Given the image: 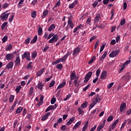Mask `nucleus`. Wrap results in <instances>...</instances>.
Wrapping results in <instances>:
<instances>
[{
	"label": "nucleus",
	"instance_id": "b1692460",
	"mask_svg": "<svg viewBox=\"0 0 131 131\" xmlns=\"http://www.w3.org/2000/svg\"><path fill=\"white\" fill-rule=\"evenodd\" d=\"M81 124V121H78L76 123L75 126L73 127V129H76L79 127L80 125Z\"/></svg>",
	"mask_w": 131,
	"mask_h": 131
},
{
	"label": "nucleus",
	"instance_id": "e2e57ef3",
	"mask_svg": "<svg viewBox=\"0 0 131 131\" xmlns=\"http://www.w3.org/2000/svg\"><path fill=\"white\" fill-rule=\"evenodd\" d=\"M56 102V98H52L51 100V103L52 104H55V102Z\"/></svg>",
	"mask_w": 131,
	"mask_h": 131
},
{
	"label": "nucleus",
	"instance_id": "2f4dec72",
	"mask_svg": "<svg viewBox=\"0 0 131 131\" xmlns=\"http://www.w3.org/2000/svg\"><path fill=\"white\" fill-rule=\"evenodd\" d=\"M88 126H89V121H87L85 125L83 126L82 131L86 130V128H88Z\"/></svg>",
	"mask_w": 131,
	"mask_h": 131
},
{
	"label": "nucleus",
	"instance_id": "4468645a",
	"mask_svg": "<svg viewBox=\"0 0 131 131\" xmlns=\"http://www.w3.org/2000/svg\"><path fill=\"white\" fill-rule=\"evenodd\" d=\"M100 17H101V15L99 13L96 14V17L94 19V24L96 23H98L100 21Z\"/></svg>",
	"mask_w": 131,
	"mask_h": 131
},
{
	"label": "nucleus",
	"instance_id": "3c124183",
	"mask_svg": "<svg viewBox=\"0 0 131 131\" xmlns=\"http://www.w3.org/2000/svg\"><path fill=\"white\" fill-rule=\"evenodd\" d=\"M8 25V23L7 22H5L3 24V25L1 26V28L2 29H4L5 27H6V26H7V25Z\"/></svg>",
	"mask_w": 131,
	"mask_h": 131
},
{
	"label": "nucleus",
	"instance_id": "473e14b6",
	"mask_svg": "<svg viewBox=\"0 0 131 131\" xmlns=\"http://www.w3.org/2000/svg\"><path fill=\"white\" fill-rule=\"evenodd\" d=\"M14 99H15V96L11 95L9 97V103H13Z\"/></svg>",
	"mask_w": 131,
	"mask_h": 131
},
{
	"label": "nucleus",
	"instance_id": "bf43d9fd",
	"mask_svg": "<svg viewBox=\"0 0 131 131\" xmlns=\"http://www.w3.org/2000/svg\"><path fill=\"white\" fill-rule=\"evenodd\" d=\"M124 24H125V19H123L120 21V25L122 26L124 25Z\"/></svg>",
	"mask_w": 131,
	"mask_h": 131
},
{
	"label": "nucleus",
	"instance_id": "7c9ffc66",
	"mask_svg": "<svg viewBox=\"0 0 131 131\" xmlns=\"http://www.w3.org/2000/svg\"><path fill=\"white\" fill-rule=\"evenodd\" d=\"M48 14H49V11L47 10H46L45 11H44L43 12V14L42 15V18L43 19V18H46V16H47V15H48Z\"/></svg>",
	"mask_w": 131,
	"mask_h": 131
},
{
	"label": "nucleus",
	"instance_id": "774afa93",
	"mask_svg": "<svg viewBox=\"0 0 131 131\" xmlns=\"http://www.w3.org/2000/svg\"><path fill=\"white\" fill-rule=\"evenodd\" d=\"M105 49V45H103L101 47H100V52H103V50Z\"/></svg>",
	"mask_w": 131,
	"mask_h": 131
},
{
	"label": "nucleus",
	"instance_id": "338daca9",
	"mask_svg": "<svg viewBox=\"0 0 131 131\" xmlns=\"http://www.w3.org/2000/svg\"><path fill=\"white\" fill-rule=\"evenodd\" d=\"M52 36H54V34L51 33L47 37V39H50Z\"/></svg>",
	"mask_w": 131,
	"mask_h": 131
},
{
	"label": "nucleus",
	"instance_id": "20e7f679",
	"mask_svg": "<svg viewBox=\"0 0 131 131\" xmlns=\"http://www.w3.org/2000/svg\"><path fill=\"white\" fill-rule=\"evenodd\" d=\"M119 53H120V50H119V49L114 51L110 53V58H114V57L118 56Z\"/></svg>",
	"mask_w": 131,
	"mask_h": 131
},
{
	"label": "nucleus",
	"instance_id": "7ed1b4c3",
	"mask_svg": "<svg viewBox=\"0 0 131 131\" xmlns=\"http://www.w3.org/2000/svg\"><path fill=\"white\" fill-rule=\"evenodd\" d=\"M22 59H25V58L28 60V61H30L31 58H30V53L29 52H25L24 54L21 56Z\"/></svg>",
	"mask_w": 131,
	"mask_h": 131
},
{
	"label": "nucleus",
	"instance_id": "8fccbe9b",
	"mask_svg": "<svg viewBox=\"0 0 131 131\" xmlns=\"http://www.w3.org/2000/svg\"><path fill=\"white\" fill-rule=\"evenodd\" d=\"M56 68H57V69L61 70L62 68H63V65H62L61 63H59L56 66Z\"/></svg>",
	"mask_w": 131,
	"mask_h": 131
},
{
	"label": "nucleus",
	"instance_id": "f704fd0d",
	"mask_svg": "<svg viewBox=\"0 0 131 131\" xmlns=\"http://www.w3.org/2000/svg\"><path fill=\"white\" fill-rule=\"evenodd\" d=\"M31 55L32 58L35 59V58H36V56H37V52L34 51L33 53H32Z\"/></svg>",
	"mask_w": 131,
	"mask_h": 131
},
{
	"label": "nucleus",
	"instance_id": "f257e3e1",
	"mask_svg": "<svg viewBox=\"0 0 131 131\" xmlns=\"http://www.w3.org/2000/svg\"><path fill=\"white\" fill-rule=\"evenodd\" d=\"M7 12H8V11H6L4 12H3L1 14L0 18L2 21H7V20H8V18H9V16L10 15V13Z\"/></svg>",
	"mask_w": 131,
	"mask_h": 131
},
{
	"label": "nucleus",
	"instance_id": "49530a36",
	"mask_svg": "<svg viewBox=\"0 0 131 131\" xmlns=\"http://www.w3.org/2000/svg\"><path fill=\"white\" fill-rule=\"evenodd\" d=\"M96 105V103L95 102H93L91 103L90 105L89 106V110H91L95 105Z\"/></svg>",
	"mask_w": 131,
	"mask_h": 131
},
{
	"label": "nucleus",
	"instance_id": "dca6fc26",
	"mask_svg": "<svg viewBox=\"0 0 131 131\" xmlns=\"http://www.w3.org/2000/svg\"><path fill=\"white\" fill-rule=\"evenodd\" d=\"M43 102V95H41L40 98L39 102L36 105L37 107H39L41 105H42Z\"/></svg>",
	"mask_w": 131,
	"mask_h": 131
},
{
	"label": "nucleus",
	"instance_id": "39448f33",
	"mask_svg": "<svg viewBox=\"0 0 131 131\" xmlns=\"http://www.w3.org/2000/svg\"><path fill=\"white\" fill-rule=\"evenodd\" d=\"M93 75V72H89L88 73H87L84 77L85 80H84V83H86L90 79H91V77Z\"/></svg>",
	"mask_w": 131,
	"mask_h": 131
},
{
	"label": "nucleus",
	"instance_id": "72a5a7b5",
	"mask_svg": "<svg viewBox=\"0 0 131 131\" xmlns=\"http://www.w3.org/2000/svg\"><path fill=\"white\" fill-rule=\"evenodd\" d=\"M17 103H18V100H16L14 102V104L12 105L11 108H10V111H13V110H14V108H15L16 105H17Z\"/></svg>",
	"mask_w": 131,
	"mask_h": 131
},
{
	"label": "nucleus",
	"instance_id": "5701e85b",
	"mask_svg": "<svg viewBox=\"0 0 131 131\" xmlns=\"http://www.w3.org/2000/svg\"><path fill=\"white\" fill-rule=\"evenodd\" d=\"M66 85V82H62L60 83L57 87V90H60V89H62V88H64Z\"/></svg>",
	"mask_w": 131,
	"mask_h": 131
},
{
	"label": "nucleus",
	"instance_id": "c85d7f7f",
	"mask_svg": "<svg viewBox=\"0 0 131 131\" xmlns=\"http://www.w3.org/2000/svg\"><path fill=\"white\" fill-rule=\"evenodd\" d=\"M107 53L108 52L107 51H105L104 53L101 56L99 60L102 61V60L105 59V58H106V56H107Z\"/></svg>",
	"mask_w": 131,
	"mask_h": 131
},
{
	"label": "nucleus",
	"instance_id": "bb28decb",
	"mask_svg": "<svg viewBox=\"0 0 131 131\" xmlns=\"http://www.w3.org/2000/svg\"><path fill=\"white\" fill-rule=\"evenodd\" d=\"M55 28H56V25H55V24H52L49 27L48 31H52V30H54Z\"/></svg>",
	"mask_w": 131,
	"mask_h": 131
},
{
	"label": "nucleus",
	"instance_id": "6e6552de",
	"mask_svg": "<svg viewBox=\"0 0 131 131\" xmlns=\"http://www.w3.org/2000/svg\"><path fill=\"white\" fill-rule=\"evenodd\" d=\"M46 71V68H43L42 69L40 70L36 74V77H39V76H41L42 74Z\"/></svg>",
	"mask_w": 131,
	"mask_h": 131
},
{
	"label": "nucleus",
	"instance_id": "864d4df0",
	"mask_svg": "<svg viewBox=\"0 0 131 131\" xmlns=\"http://www.w3.org/2000/svg\"><path fill=\"white\" fill-rule=\"evenodd\" d=\"M21 86H18L16 89L15 91H16V94H19V92H20V90H21Z\"/></svg>",
	"mask_w": 131,
	"mask_h": 131
},
{
	"label": "nucleus",
	"instance_id": "6e6d98bb",
	"mask_svg": "<svg viewBox=\"0 0 131 131\" xmlns=\"http://www.w3.org/2000/svg\"><path fill=\"white\" fill-rule=\"evenodd\" d=\"M55 85V81L53 80L49 84V88H52V86H54Z\"/></svg>",
	"mask_w": 131,
	"mask_h": 131
},
{
	"label": "nucleus",
	"instance_id": "e433bc0d",
	"mask_svg": "<svg viewBox=\"0 0 131 131\" xmlns=\"http://www.w3.org/2000/svg\"><path fill=\"white\" fill-rule=\"evenodd\" d=\"M100 73H101V69H98L96 73V77H99V76H100Z\"/></svg>",
	"mask_w": 131,
	"mask_h": 131
},
{
	"label": "nucleus",
	"instance_id": "09e8293b",
	"mask_svg": "<svg viewBox=\"0 0 131 131\" xmlns=\"http://www.w3.org/2000/svg\"><path fill=\"white\" fill-rule=\"evenodd\" d=\"M7 40H8V36H5L2 39V41L3 43H5V42H6Z\"/></svg>",
	"mask_w": 131,
	"mask_h": 131
},
{
	"label": "nucleus",
	"instance_id": "f8f14e48",
	"mask_svg": "<svg viewBox=\"0 0 131 131\" xmlns=\"http://www.w3.org/2000/svg\"><path fill=\"white\" fill-rule=\"evenodd\" d=\"M15 66H19L21 63V60L20 59V57L17 56L15 60Z\"/></svg>",
	"mask_w": 131,
	"mask_h": 131
},
{
	"label": "nucleus",
	"instance_id": "2eb2a0df",
	"mask_svg": "<svg viewBox=\"0 0 131 131\" xmlns=\"http://www.w3.org/2000/svg\"><path fill=\"white\" fill-rule=\"evenodd\" d=\"M106 77H107V72L104 71L103 72H102L100 75V78L101 79H106Z\"/></svg>",
	"mask_w": 131,
	"mask_h": 131
},
{
	"label": "nucleus",
	"instance_id": "ddd939ff",
	"mask_svg": "<svg viewBox=\"0 0 131 131\" xmlns=\"http://www.w3.org/2000/svg\"><path fill=\"white\" fill-rule=\"evenodd\" d=\"M13 58H14L13 54L9 53L6 55V60H12Z\"/></svg>",
	"mask_w": 131,
	"mask_h": 131
},
{
	"label": "nucleus",
	"instance_id": "cd10ccee",
	"mask_svg": "<svg viewBox=\"0 0 131 131\" xmlns=\"http://www.w3.org/2000/svg\"><path fill=\"white\" fill-rule=\"evenodd\" d=\"M62 62V60L61 59V58H59L58 59L56 60L55 61H54L52 63V65L55 66V65H57V64H59V63Z\"/></svg>",
	"mask_w": 131,
	"mask_h": 131
},
{
	"label": "nucleus",
	"instance_id": "37998d69",
	"mask_svg": "<svg viewBox=\"0 0 131 131\" xmlns=\"http://www.w3.org/2000/svg\"><path fill=\"white\" fill-rule=\"evenodd\" d=\"M43 85H42V84H41V83L40 82H39L38 83V86H37V88L39 90H42V88H43Z\"/></svg>",
	"mask_w": 131,
	"mask_h": 131
},
{
	"label": "nucleus",
	"instance_id": "13d9d810",
	"mask_svg": "<svg viewBox=\"0 0 131 131\" xmlns=\"http://www.w3.org/2000/svg\"><path fill=\"white\" fill-rule=\"evenodd\" d=\"M90 86H91V84H89L83 89V91L85 92L89 89V88H90Z\"/></svg>",
	"mask_w": 131,
	"mask_h": 131
},
{
	"label": "nucleus",
	"instance_id": "5fc2aeb1",
	"mask_svg": "<svg viewBox=\"0 0 131 131\" xmlns=\"http://www.w3.org/2000/svg\"><path fill=\"white\" fill-rule=\"evenodd\" d=\"M32 18H35L36 17V11H34L31 14Z\"/></svg>",
	"mask_w": 131,
	"mask_h": 131
},
{
	"label": "nucleus",
	"instance_id": "a878e982",
	"mask_svg": "<svg viewBox=\"0 0 131 131\" xmlns=\"http://www.w3.org/2000/svg\"><path fill=\"white\" fill-rule=\"evenodd\" d=\"M123 78H124L125 80L128 81V80H129V79L130 78V76L129 74H126L124 76Z\"/></svg>",
	"mask_w": 131,
	"mask_h": 131
},
{
	"label": "nucleus",
	"instance_id": "aec40b11",
	"mask_svg": "<svg viewBox=\"0 0 131 131\" xmlns=\"http://www.w3.org/2000/svg\"><path fill=\"white\" fill-rule=\"evenodd\" d=\"M68 24L70 26L71 28L72 29L73 27H74V25L73 24V22L71 19H69L68 21Z\"/></svg>",
	"mask_w": 131,
	"mask_h": 131
},
{
	"label": "nucleus",
	"instance_id": "79ce46f5",
	"mask_svg": "<svg viewBox=\"0 0 131 131\" xmlns=\"http://www.w3.org/2000/svg\"><path fill=\"white\" fill-rule=\"evenodd\" d=\"M95 60H96V56H94L92 57V58L91 59V60L89 61V64H92V63H93V62H94V61Z\"/></svg>",
	"mask_w": 131,
	"mask_h": 131
},
{
	"label": "nucleus",
	"instance_id": "0e129e2a",
	"mask_svg": "<svg viewBox=\"0 0 131 131\" xmlns=\"http://www.w3.org/2000/svg\"><path fill=\"white\" fill-rule=\"evenodd\" d=\"M9 7V4L8 3H4L3 4V8L4 9H7V8H8Z\"/></svg>",
	"mask_w": 131,
	"mask_h": 131
},
{
	"label": "nucleus",
	"instance_id": "603ef678",
	"mask_svg": "<svg viewBox=\"0 0 131 131\" xmlns=\"http://www.w3.org/2000/svg\"><path fill=\"white\" fill-rule=\"evenodd\" d=\"M52 78H53V75H51L50 77L45 79V82H48V81H50V80H51Z\"/></svg>",
	"mask_w": 131,
	"mask_h": 131
},
{
	"label": "nucleus",
	"instance_id": "a19ab883",
	"mask_svg": "<svg viewBox=\"0 0 131 131\" xmlns=\"http://www.w3.org/2000/svg\"><path fill=\"white\" fill-rule=\"evenodd\" d=\"M112 120H113V116L111 115L108 117L107 121V122H110V121H112Z\"/></svg>",
	"mask_w": 131,
	"mask_h": 131
},
{
	"label": "nucleus",
	"instance_id": "de8ad7c7",
	"mask_svg": "<svg viewBox=\"0 0 131 131\" xmlns=\"http://www.w3.org/2000/svg\"><path fill=\"white\" fill-rule=\"evenodd\" d=\"M92 21V18L91 17L88 18L86 20V24L88 25H91V22Z\"/></svg>",
	"mask_w": 131,
	"mask_h": 131
},
{
	"label": "nucleus",
	"instance_id": "412c9836",
	"mask_svg": "<svg viewBox=\"0 0 131 131\" xmlns=\"http://www.w3.org/2000/svg\"><path fill=\"white\" fill-rule=\"evenodd\" d=\"M75 120V117H72L71 118L67 123V125H70V124H72L73 122Z\"/></svg>",
	"mask_w": 131,
	"mask_h": 131
},
{
	"label": "nucleus",
	"instance_id": "9b49d317",
	"mask_svg": "<svg viewBox=\"0 0 131 131\" xmlns=\"http://www.w3.org/2000/svg\"><path fill=\"white\" fill-rule=\"evenodd\" d=\"M50 115H51V113H47L42 117L41 120H42L43 121H45V120H47V119H48V118L49 117V116H50Z\"/></svg>",
	"mask_w": 131,
	"mask_h": 131
},
{
	"label": "nucleus",
	"instance_id": "423d86ee",
	"mask_svg": "<svg viewBox=\"0 0 131 131\" xmlns=\"http://www.w3.org/2000/svg\"><path fill=\"white\" fill-rule=\"evenodd\" d=\"M58 39H59V36H58V35L55 34V35H53V37L49 40L48 42L49 43H53V42H54V41L56 42V41H58Z\"/></svg>",
	"mask_w": 131,
	"mask_h": 131
},
{
	"label": "nucleus",
	"instance_id": "393cba45",
	"mask_svg": "<svg viewBox=\"0 0 131 131\" xmlns=\"http://www.w3.org/2000/svg\"><path fill=\"white\" fill-rule=\"evenodd\" d=\"M78 111L79 112V115H83L84 114V111L81 107H78Z\"/></svg>",
	"mask_w": 131,
	"mask_h": 131
},
{
	"label": "nucleus",
	"instance_id": "0eeeda50",
	"mask_svg": "<svg viewBox=\"0 0 131 131\" xmlns=\"http://www.w3.org/2000/svg\"><path fill=\"white\" fill-rule=\"evenodd\" d=\"M105 123H106V120H104L102 123H100L97 128V131H100L102 128H103L105 126Z\"/></svg>",
	"mask_w": 131,
	"mask_h": 131
},
{
	"label": "nucleus",
	"instance_id": "f03ea898",
	"mask_svg": "<svg viewBox=\"0 0 131 131\" xmlns=\"http://www.w3.org/2000/svg\"><path fill=\"white\" fill-rule=\"evenodd\" d=\"M92 102L96 104H97V103H100V102H101V97H100V95H99V94L95 95L92 99Z\"/></svg>",
	"mask_w": 131,
	"mask_h": 131
},
{
	"label": "nucleus",
	"instance_id": "052dcab7",
	"mask_svg": "<svg viewBox=\"0 0 131 131\" xmlns=\"http://www.w3.org/2000/svg\"><path fill=\"white\" fill-rule=\"evenodd\" d=\"M113 84H114V82H112L111 83H110L108 85H107V89H111L112 86H113Z\"/></svg>",
	"mask_w": 131,
	"mask_h": 131
},
{
	"label": "nucleus",
	"instance_id": "1a4fd4ad",
	"mask_svg": "<svg viewBox=\"0 0 131 131\" xmlns=\"http://www.w3.org/2000/svg\"><path fill=\"white\" fill-rule=\"evenodd\" d=\"M80 52V48L79 47L76 48L75 49L73 50V56H77L79 52Z\"/></svg>",
	"mask_w": 131,
	"mask_h": 131
},
{
	"label": "nucleus",
	"instance_id": "ea45409f",
	"mask_svg": "<svg viewBox=\"0 0 131 131\" xmlns=\"http://www.w3.org/2000/svg\"><path fill=\"white\" fill-rule=\"evenodd\" d=\"M38 34L39 35H41L42 34V28H39L38 29Z\"/></svg>",
	"mask_w": 131,
	"mask_h": 131
},
{
	"label": "nucleus",
	"instance_id": "58836bf2",
	"mask_svg": "<svg viewBox=\"0 0 131 131\" xmlns=\"http://www.w3.org/2000/svg\"><path fill=\"white\" fill-rule=\"evenodd\" d=\"M31 40V37H28L25 40V43L26 45H28V43H29L30 42V40Z\"/></svg>",
	"mask_w": 131,
	"mask_h": 131
},
{
	"label": "nucleus",
	"instance_id": "4d7b16f0",
	"mask_svg": "<svg viewBox=\"0 0 131 131\" xmlns=\"http://www.w3.org/2000/svg\"><path fill=\"white\" fill-rule=\"evenodd\" d=\"M50 110H53L52 107V105L49 106L45 111V112H48V111H50Z\"/></svg>",
	"mask_w": 131,
	"mask_h": 131
},
{
	"label": "nucleus",
	"instance_id": "c03bdc74",
	"mask_svg": "<svg viewBox=\"0 0 131 131\" xmlns=\"http://www.w3.org/2000/svg\"><path fill=\"white\" fill-rule=\"evenodd\" d=\"M33 87H31L29 90V95L30 96H32L33 94Z\"/></svg>",
	"mask_w": 131,
	"mask_h": 131
},
{
	"label": "nucleus",
	"instance_id": "4be33fe9",
	"mask_svg": "<svg viewBox=\"0 0 131 131\" xmlns=\"http://www.w3.org/2000/svg\"><path fill=\"white\" fill-rule=\"evenodd\" d=\"M76 77V73H75V71H73L71 75V79L70 80L72 81L74 80V78Z\"/></svg>",
	"mask_w": 131,
	"mask_h": 131
},
{
	"label": "nucleus",
	"instance_id": "c9c22d12",
	"mask_svg": "<svg viewBox=\"0 0 131 131\" xmlns=\"http://www.w3.org/2000/svg\"><path fill=\"white\" fill-rule=\"evenodd\" d=\"M36 40H37V36H35L33 39L31 40V43H35L36 42Z\"/></svg>",
	"mask_w": 131,
	"mask_h": 131
},
{
	"label": "nucleus",
	"instance_id": "680f3d73",
	"mask_svg": "<svg viewBox=\"0 0 131 131\" xmlns=\"http://www.w3.org/2000/svg\"><path fill=\"white\" fill-rule=\"evenodd\" d=\"M98 46H99V40H97L96 42L95 45L94 46V49L96 50V49H97V48H98Z\"/></svg>",
	"mask_w": 131,
	"mask_h": 131
},
{
	"label": "nucleus",
	"instance_id": "6ab92c4d",
	"mask_svg": "<svg viewBox=\"0 0 131 131\" xmlns=\"http://www.w3.org/2000/svg\"><path fill=\"white\" fill-rule=\"evenodd\" d=\"M126 106V104L125 102H123L122 104H121L120 106V112H123V110H124V108Z\"/></svg>",
	"mask_w": 131,
	"mask_h": 131
},
{
	"label": "nucleus",
	"instance_id": "a18cd8bd",
	"mask_svg": "<svg viewBox=\"0 0 131 131\" xmlns=\"http://www.w3.org/2000/svg\"><path fill=\"white\" fill-rule=\"evenodd\" d=\"M12 48H13V46L12 45L9 44L7 47L6 48V51H10V50H12Z\"/></svg>",
	"mask_w": 131,
	"mask_h": 131
},
{
	"label": "nucleus",
	"instance_id": "9d476101",
	"mask_svg": "<svg viewBox=\"0 0 131 131\" xmlns=\"http://www.w3.org/2000/svg\"><path fill=\"white\" fill-rule=\"evenodd\" d=\"M72 52L69 51L68 52L66 55H64V56L62 57V58H61V62H63L64 61H66V59H67V57L68 56H70L71 55Z\"/></svg>",
	"mask_w": 131,
	"mask_h": 131
},
{
	"label": "nucleus",
	"instance_id": "a211bd4d",
	"mask_svg": "<svg viewBox=\"0 0 131 131\" xmlns=\"http://www.w3.org/2000/svg\"><path fill=\"white\" fill-rule=\"evenodd\" d=\"M13 65L14 63L13 62H10L7 64L5 69H11L13 68Z\"/></svg>",
	"mask_w": 131,
	"mask_h": 131
},
{
	"label": "nucleus",
	"instance_id": "4c0bfd02",
	"mask_svg": "<svg viewBox=\"0 0 131 131\" xmlns=\"http://www.w3.org/2000/svg\"><path fill=\"white\" fill-rule=\"evenodd\" d=\"M22 110H23V107H19L17 109L16 112V113L18 114H19V113H20V112H22Z\"/></svg>",
	"mask_w": 131,
	"mask_h": 131
},
{
	"label": "nucleus",
	"instance_id": "69168bd1",
	"mask_svg": "<svg viewBox=\"0 0 131 131\" xmlns=\"http://www.w3.org/2000/svg\"><path fill=\"white\" fill-rule=\"evenodd\" d=\"M115 43H116V40H115V39H113L111 40V45L114 46V45H115Z\"/></svg>",
	"mask_w": 131,
	"mask_h": 131
},
{
	"label": "nucleus",
	"instance_id": "c756f323",
	"mask_svg": "<svg viewBox=\"0 0 131 131\" xmlns=\"http://www.w3.org/2000/svg\"><path fill=\"white\" fill-rule=\"evenodd\" d=\"M86 107H88V101H85L80 106V108H86Z\"/></svg>",
	"mask_w": 131,
	"mask_h": 131
},
{
	"label": "nucleus",
	"instance_id": "f3484780",
	"mask_svg": "<svg viewBox=\"0 0 131 131\" xmlns=\"http://www.w3.org/2000/svg\"><path fill=\"white\" fill-rule=\"evenodd\" d=\"M78 3V1L76 0L75 1L74 3H73L72 4H71L69 6V9H73L74 7H75L76 5H77V3Z\"/></svg>",
	"mask_w": 131,
	"mask_h": 131
}]
</instances>
